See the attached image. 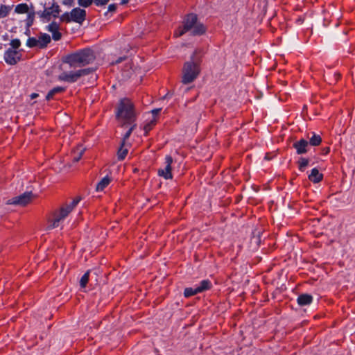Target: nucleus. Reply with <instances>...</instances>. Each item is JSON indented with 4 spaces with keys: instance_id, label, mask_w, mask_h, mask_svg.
I'll return each instance as SVG.
<instances>
[{
    "instance_id": "nucleus-37",
    "label": "nucleus",
    "mask_w": 355,
    "mask_h": 355,
    "mask_svg": "<svg viewBox=\"0 0 355 355\" xmlns=\"http://www.w3.org/2000/svg\"><path fill=\"white\" fill-rule=\"evenodd\" d=\"M334 76H335V81H337L340 77V73L338 72H336L334 73Z\"/></svg>"
},
{
    "instance_id": "nucleus-33",
    "label": "nucleus",
    "mask_w": 355,
    "mask_h": 355,
    "mask_svg": "<svg viewBox=\"0 0 355 355\" xmlns=\"http://www.w3.org/2000/svg\"><path fill=\"white\" fill-rule=\"evenodd\" d=\"M155 121L152 120L150 123H147L144 126V130L146 134L153 128V127L155 125Z\"/></svg>"
},
{
    "instance_id": "nucleus-24",
    "label": "nucleus",
    "mask_w": 355,
    "mask_h": 355,
    "mask_svg": "<svg viewBox=\"0 0 355 355\" xmlns=\"http://www.w3.org/2000/svg\"><path fill=\"white\" fill-rule=\"evenodd\" d=\"M125 126L129 127V129H128L127 132L123 136V140L121 141L123 143H125L126 140L128 139V138L130 137L132 130L136 127V124L135 123H133L132 125H126Z\"/></svg>"
},
{
    "instance_id": "nucleus-39",
    "label": "nucleus",
    "mask_w": 355,
    "mask_h": 355,
    "mask_svg": "<svg viewBox=\"0 0 355 355\" xmlns=\"http://www.w3.org/2000/svg\"><path fill=\"white\" fill-rule=\"evenodd\" d=\"M38 96H39L38 94L33 93L32 94H31L30 96H31V99H34V98H37Z\"/></svg>"
},
{
    "instance_id": "nucleus-31",
    "label": "nucleus",
    "mask_w": 355,
    "mask_h": 355,
    "mask_svg": "<svg viewBox=\"0 0 355 355\" xmlns=\"http://www.w3.org/2000/svg\"><path fill=\"white\" fill-rule=\"evenodd\" d=\"M35 14H37V12H35V11H33V12H31L28 13V19H27V20H28L27 25L28 26H31L32 24L33 23Z\"/></svg>"
},
{
    "instance_id": "nucleus-35",
    "label": "nucleus",
    "mask_w": 355,
    "mask_h": 355,
    "mask_svg": "<svg viewBox=\"0 0 355 355\" xmlns=\"http://www.w3.org/2000/svg\"><path fill=\"white\" fill-rule=\"evenodd\" d=\"M116 10V4H110L108 6V11L109 12H115Z\"/></svg>"
},
{
    "instance_id": "nucleus-27",
    "label": "nucleus",
    "mask_w": 355,
    "mask_h": 355,
    "mask_svg": "<svg viewBox=\"0 0 355 355\" xmlns=\"http://www.w3.org/2000/svg\"><path fill=\"white\" fill-rule=\"evenodd\" d=\"M89 271H87L81 277L80 281V285L81 288H85L86 286V285L89 281Z\"/></svg>"
},
{
    "instance_id": "nucleus-16",
    "label": "nucleus",
    "mask_w": 355,
    "mask_h": 355,
    "mask_svg": "<svg viewBox=\"0 0 355 355\" xmlns=\"http://www.w3.org/2000/svg\"><path fill=\"white\" fill-rule=\"evenodd\" d=\"M313 297L309 294H302L297 297V303L300 306L307 305L311 303Z\"/></svg>"
},
{
    "instance_id": "nucleus-29",
    "label": "nucleus",
    "mask_w": 355,
    "mask_h": 355,
    "mask_svg": "<svg viewBox=\"0 0 355 355\" xmlns=\"http://www.w3.org/2000/svg\"><path fill=\"white\" fill-rule=\"evenodd\" d=\"M94 2V0H78V5L82 7H89Z\"/></svg>"
},
{
    "instance_id": "nucleus-18",
    "label": "nucleus",
    "mask_w": 355,
    "mask_h": 355,
    "mask_svg": "<svg viewBox=\"0 0 355 355\" xmlns=\"http://www.w3.org/2000/svg\"><path fill=\"white\" fill-rule=\"evenodd\" d=\"M84 152H85V148H83L82 146H78L76 149H74L73 151V162H78L81 159Z\"/></svg>"
},
{
    "instance_id": "nucleus-25",
    "label": "nucleus",
    "mask_w": 355,
    "mask_h": 355,
    "mask_svg": "<svg viewBox=\"0 0 355 355\" xmlns=\"http://www.w3.org/2000/svg\"><path fill=\"white\" fill-rule=\"evenodd\" d=\"M199 293L198 291H197L196 288H186L184 289V295L186 297H189L191 296H193L194 295H196Z\"/></svg>"
},
{
    "instance_id": "nucleus-28",
    "label": "nucleus",
    "mask_w": 355,
    "mask_h": 355,
    "mask_svg": "<svg viewBox=\"0 0 355 355\" xmlns=\"http://www.w3.org/2000/svg\"><path fill=\"white\" fill-rule=\"evenodd\" d=\"M9 11H10L9 7H8L5 5H1L0 6V18L6 17L8 15Z\"/></svg>"
},
{
    "instance_id": "nucleus-15",
    "label": "nucleus",
    "mask_w": 355,
    "mask_h": 355,
    "mask_svg": "<svg viewBox=\"0 0 355 355\" xmlns=\"http://www.w3.org/2000/svg\"><path fill=\"white\" fill-rule=\"evenodd\" d=\"M322 178L323 175L317 168L312 169L311 174L309 175V180L314 183L320 182Z\"/></svg>"
},
{
    "instance_id": "nucleus-40",
    "label": "nucleus",
    "mask_w": 355,
    "mask_h": 355,
    "mask_svg": "<svg viewBox=\"0 0 355 355\" xmlns=\"http://www.w3.org/2000/svg\"><path fill=\"white\" fill-rule=\"evenodd\" d=\"M128 3V0H122L121 2V5H125Z\"/></svg>"
},
{
    "instance_id": "nucleus-2",
    "label": "nucleus",
    "mask_w": 355,
    "mask_h": 355,
    "mask_svg": "<svg viewBox=\"0 0 355 355\" xmlns=\"http://www.w3.org/2000/svg\"><path fill=\"white\" fill-rule=\"evenodd\" d=\"M95 58L92 50L85 49L66 55L63 59V62L68 64L70 67H82L92 62Z\"/></svg>"
},
{
    "instance_id": "nucleus-17",
    "label": "nucleus",
    "mask_w": 355,
    "mask_h": 355,
    "mask_svg": "<svg viewBox=\"0 0 355 355\" xmlns=\"http://www.w3.org/2000/svg\"><path fill=\"white\" fill-rule=\"evenodd\" d=\"M211 287V283L209 280L208 279H205V280H202L199 286H196V289H197V291H198V293H202L205 291H207L209 289H210Z\"/></svg>"
},
{
    "instance_id": "nucleus-38",
    "label": "nucleus",
    "mask_w": 355,
    "mask_h": 355,
    "mask_svg": "<svg viewBox=\"0 0 355 355\" xmlns=\"http://www.w3.org/2000/svg\"><path fill=\"white\" fill-rule=\"evenodd\" d=\"M161 111L160 108L155 109L152 111L153 115H157Z\"/></svg>"
},
{
    "instance_id": "nucleus-14",
    "label": "nucleus",
    "mask_w": 355,
    "mask_h": 355,
    "mask_svg": "<svg viewBox=\"0 0 355 355\" xmlns=\"http://www.w3.org/2000/svg\"><path fill=\"white\" fill-rule=\"evenodd\" d=\"M309 142L302 139L293 144V147L296 149L297 154H304L307 152L306 148L308 147Z\"/></svg>"
},
{
    "instance_id": "nucleus-7",
    "label": "nucleus",
    "mask_w": 355,
    "mask_h": 355,
    "mask_svg": "<svg viewBox=\"0 0 355 355\" xmlns=\"http://www.w3.org/2000/svg\"><path fill=\"white\" fill-rule=\"evenodd\" d=\"M94 71V69L87 68L79 69L76 71L63 72L58 76V79L64 82L75 83L82 76H87Z\"/></svg>"
},
{
    "instance_id": "nucleus-41",
    "label": "nucleus",
    "mask_w": 355,
    "mask_h": 355,
    "mask_svg": "<svg viewBox=\"0 0 355 355\" xmlns=\"http://www.w3.org/2000/svg\"><path fill=\"white\" fill-rule=\"evenodd\" d=\"M329 152V147H327V148H326L324 149V153H325V154H327Z\"/></svg>"
},
{
    "instance_id": "nucleus-34",
    "label": "nucleus",
    "mask_w": 355,
    "mask_h": 355,
    "mask_svg": "<svg viewBox=\"0 0 355 355\" xmlns=\"http://www.w3.org/2000/svg\"><path fill=\"white\" fill-rule=\"evenodd\" d=\"M109 1L110 0H94V2L97 6H100L106 5Z\"/></svg>"
},
{
    "instance_id": "nucleus-22",
    "label": "nucleus",
    "mask_w": 355,
    "mask_h": 355,
    "mask_svg": "<svg viewBox=\"0 0 355 355\" xmlns=\"http://www.w3.org/2000/svg\"><path fill=\"white\" fill-rule=\"evenodd\" d=\"M29 8L26 3H21L15 7V11L19 14H24L28 12Z\"/></svg>"
},
{
    "instance_id": "nucleus-9",
    "label": "nucleus",
    "mask_w": 355,
    "mask_h": 355,
    "mask_svg": "<svg viewBox=\"0 0 355 355\" xmlns=\"http://www.w3.org/2000/svg\"><path fill=\"white\" fill-rule=\"evenodd\" d=\"M51 42V37L46 33H41L38 38L29 37L27 40L26 44L30 48L38 47L44 49L47 46L48 44Z\"/></svg>"
},
{
    "instance_id": "nucleus-19",
    "label": "nucleus",
    "mask_w": 355,
    "mask_h": 355,
    "mask_svg": "<svg viewBox=\"0 0 355 355\" xmlns=\"http://www.w3.org/2000/svg\"><path fill=\"white\" fill-rule=\"evenodd\" d=\"M111 182V178L108 176L103 178L96 185L97 191H103Z\"/></svg>"
},
{
    "instance_id": "nucleus-36",
    "label": "nucleus",
    "mask_w": 355,
    "mask_h": 355,
    "mask_svg": "<svg viewBox=\"0 0 355 355\" xmlns=\"http://www.w3.org/2000/svg\"><path fill=\"white\" fill-rule=\"evenodd\" d=\"M62 3L68 6H72L73 4V0H63Z\"/></svg>"
},
{
    "instance_id": "nucleus-6",
    "label": "nucleus",
    "mask_w": 355,
    "mask_h": 355,
    "mask_svg": "<svg viewBox=\"0 0 355 355\" xmlns=\"http://www.w3.org/2000/svg\"><path fill=\"white\" fill-rule=\"evenodd\" d=\"M86 19V11L80 8H73L70 12H64L60 17V21L70 23L74 21L82 24Z\"/></svg>"
},
{
    "instance_id": "nucleus-8",
    "label": "nucleus",
    "mask_w": 355,
    "mask_h": 355,
    "mask_svg": "<svg viewBox=\"0 0 355 355\" xmlns=\"http://www.w3.org/2000/svg\"><path fill=\"white\" fill-rule=\"evenodd\" d=\"M60 11V6L56 2L53 1L51 7L45 8L44 10L37 12V15L42 20L49 21L51 20V17H58Z\"/></svg>"
},
{
    "instance_id": "nucleus-13",
    "label": "nucleus",
    "mask_w": 355,
    "mask_h": 355,
    "mask_svg": "<svg viewBox=\"0 0 355 355\" xmlns=\"http://www.w3.org/2000/svg\"><path fill=\"white\" fill-rule=\"evenodd\" d=\"M59 29V25L55 21H53L47 26V30L52 33V37L55 41H58L62 37V34Z\"/></svg>"
},
{
    "instance_id": "nucleus-11",
    "label": "nucleus",
    "mask_w": 355,
    "mask_h": 355,
    "mask_svg": "<svg viewBox=\"0 0 355 355\" xmlns=\"http://www.w3.org/2000/svg\"><path fill=\"white\" fill-rule=\"evenodd\" d=\"M173 163V158L171 156L168 155L165 158L166 166L164 169L160 168L158 170V175L163 177L166 180L172 179L173 175L171 173V164Z\"/></svg>"
},
{
    "instance_id": "nucleus-12",
    "label": "nucleus",
    "mask_w": 355,
    "mask_h": 355,
    "mask_svg": "<svg viewBox=\"0 0 355 355\" xmlns=\"http://www.w3.org/2000/svg\"><path fill=\"white\" fill-rule=\"evenodd\" d=\"M5 61L9 64H15L20 59L19 53L14 49H8L4 54Z\"/></svg>"
},
{
    "instance_id": "nucleus-10",
    "label": "nucleus",
    "mask_w": 355,
    "mask_h": 355,
    "mask_svg": "<svg viewBox=\"0 0 355 355\" xmlns=\"http://www.w3.org/2000/svg\"><path fill=\"white\" fill-rule=\"evenodd\" d=\"M35 196L32 193V192H25L24 193L12 198L7 201V205H20V206H26L28 203H30L33 199Z\"/></svg>"
},
{
    "instance_id": "nucleus-3",
    "label": "nucleus",
    "mask_w": 355,
    "mask_h": 355,
    "mask_svg": "<svg viewBox=\"0 0 355 355\" xmlns=\"http://www.w3.org/2000/svg\"><path fill=\"white\" fill-rule=\"evenodd\" d=\"M80 200V198L77 197L71 203L66 204L61 207L60 209L54 211L52 216L48 218L46 230H50L59 227L60 223L69 215L79 202Z\"/></svg>"
},
{
    "instance_id": "nucleus-1",
    "label": "nucleus",
    "mask_w": 355,
    "mask_h": 355,
    "mask_svg": "<svg viewBox=\"0 0 355 355\" xmlns=\"http://www.w3.org/2000/svg\"><path fill=\"white\" fill-rule=\"evenodd\" d=\"M116 119L122 127L135 123L136 114L130 99L124 98L120 101L117 107Z\"/></svg>"
},
{
    "instance_id": "nucleus-20",
    "label": "nucleus",
    "mask_w": 355,
    "mask_h": 355,
    "mask_svg": "<svg viewBox=\"0 0 355 355\" xmlns=\"http://www.w3.org/2000/svg\"><path fill=\"white\" fill-rule=\"evenodd\" d=\"M65 90L62 87H56L49 92L46 96V99L49 101L53 98V96L58 93H62Z\"/></svg>"
},
{
    "instance_id": "nucleus-32",
    "label": "nucleus",
    "mask_w": 355,
    "mask_h": 355,
    "mask_svg": "<svg viewBox=\"0 0 355 355\" xmlns=\"http://www.w3.org/2000/svg\"><path fill=\"white\" fill-rule=\"evenodd\" d=\"M10 45L12 47V49H18L20 45H21V42H20V40H18V39H15V40H11V42H10Z\"/></svg>"
},
{
    "instance_id": "nucleus-23",
    "label": "nucleus",
    "mask_w": 355,
    "mask_h": 355,
    "mask_svg": "<svg viewBox=\"0 0 355 355\" xmlns=\"http://www.w3.org/2000/svg\"><path fill=\"white\" fill-rule=\"evenodd\" d=\"M322 142V138L320 135L313 134V135L310 138L309 144L311 146H319Z\"/></svg>"
},
{
    "instance_id": "nucleus-30",
    "label": "nucleus",
    "mask_w": 355,
    "mask_h": 355,
    "mask_svg": "<svg viewBox=\"0 0 355 355\" xmlns=\"http://www.w3.org/2000/svg\"><path fill=\"white\" fill-rule=\"evenodd\" d=\"M187 31L184 29V27L182 26H180L174 33V36L178 37H180L182 36V35H184L185 33H187Z\"/></svg>"
},
{
    "instance_id": "nucleus-21",
    "label": "nucleus",
    "mask_w": 355,
    "mask_h": 355,
    "mask_svg": "<svg viewBox=\"0 0 355 355\" xmlns=\"http://www.w3.org/2000/svg\"><path fill=\"white\" fill-rule=\"evenodd\" d=\"M128 149L125 147V143L121 142V146L117 151V157L119 160H123L126 157Z\"/></svg>"
},
{
    "instance_id": "nucleus-26",
    "label": "nucleus",
    "mask_w": 355,
    "mask_h": 355,
    "mask_svg": "<svg viewBox=\"0 0 355 355\" xmlns=\"http://www.w3.org/2000/svg\"><path fill=\"white\" fill-rule=\"evenodd\" d=\"M309 159H306V158H304V157H301L298 162L299 163V169L301 171H304L305 168L308 166L309 164Z\"/></svg>"
},
{
    "instance_id": "nucleus-4",
    "label": "nucleus",
    "mask_w": 355,
    "mask_h": 355,
    "mask_svg": "<svg viewBox=\"0 0 355 355\" xmlns=\"http://www.w3.org/2000/svg\"><path fill=\"white\" fill-rule=\"evenodd\" d=\"M200 72L199 64L193 58L191 60L184 63L182 68V83L189 84L193 82Z\"/></svg>"
},
{
    "instance_id": "nucleus-5",
    "label": "nucleus",
    "mask_w": 355,
    "mask_h": 355,
    "mask_svg": "<svg viewBox=\"0 0 355 355\" xmlns=\"http://www.w3.org/2000/svg\"><path fill=\"white\" fill-rule=\"evenodd\" d=\"M183 26L187 32L191 31L192 35H201L206 32L205 26L198 21L197 15L193 13H190L185 17Z\"/></svg>"
}]
</instances>
